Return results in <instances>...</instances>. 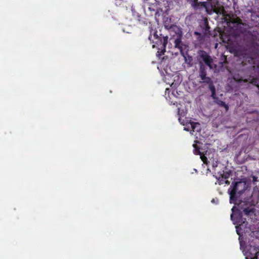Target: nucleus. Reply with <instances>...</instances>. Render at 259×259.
I'll return each mask as SVG.
<instances>
[{
    "label": "nucleus",
    "mask_w": 259,
    "mask_h": 259,
    "mask_svg": "<svg viewBox=\"0 0 259 259\" xmlns=\"http://www.w3.org/2000/svg\"><path fill=\"white\" fill-rule=\"evenodd\" d=\"M247 253L248 259H259V246L249 245Z\"/></svg>",
    "instance_id": "nucleus-5"
},
{
    "label": "nucleus",
    "mask_w": 259,
    "mask_h": 259,
    "mask_svg": "<svg viewBox=\"0 0 259 259\" xmlns=\"http://www.w3.org/2000/svg\"><path fill=\"white\" fill-rule=\"evenodd\" d=\"M235 208V207L234 206L232 208V210L233 211L234 210V209Z\"/></svg>",
    "instance_id": "nucleus-33"
},
{
    "label": "nucleus",
    "mask_w": 259,
    "mask_h": 259,
    "mask_svg": "<svg viewBox=\"0 0 259 259\" xmlns=\"http://www.w3.org/2000/svg\"><path fill=\"white\" fill-rule=\"evenodd\" d=\"M161 43L162 44V46L163 47V50L165 52V49L166 46L168 42V37L167 36H163L162 40H161Z\"/></svg>",
    "instance_id": "nucleus-20"
},
{
    "label": "nucleus",
    "mask_w": 259,
    "mask_h": 259,
    "mask_svg": "<svg viewBox=\"0 0 259 259\" xmlns=\"http://www.w3.org/2000/svg\"><path fill=\"white\" fill-rule=\"evenodd\" d=\"M256 33V31L248 32L249 35L252 37L251 40L237 51L238 55L245 59V61H247L248 64L251 65L254 64V60L258 55V49L254 44Z\"/></svg>",
    "instance_id": "nucleus-1"
},
{
    "label": "nucleus",
    "mask_w": 259,
    "mask_h": 259,
    "mask_svg": "<svg viewBox=\"0 0 259 259\" xmlns=\"http://www.w3.org/2000/svg\"><path fill=\"white\" fill-rule=\"evenodd\" d=\"M236 232H237V233L238 234V235H240V233H239V230H238V228H239V226H237L236 227Z\"/></svg>",
    "instance_id": "nucleus-31"
},
{
    "label": "nucleus",
    "mask_w": 259,
    "mask_h": 259,
    "mask_svg": "<svg viewBox=\"0 0 259 259\" xmlns=\"http://www.w3.org/2000/svg\"><path fill=\"white\" fill-rule=\"evenodd\" d=\"M242 214L239 213L238 214H234L232 213L231 214V219L234 222V224L238 225L240 223V220L242 219Z\"/></svg>",
    "instance_id": "nucleus-13"
},
{
    "label": "nucleus",
    "mask_w": 259,
    "mask_h": 259,
    "mask_svg": "<svg viewBox=\"0 0 259 259\" xmlns=\"http://www.w3.org/2000/svg\"><path fill=\"white\" fill-rule=\"evenodd\" d=\"M192 7L195 10H201L203 8L202 6L200 5V2H198V0H195L191 4Z\"/></svg>",
    "instance_id": "nucleus-16"
},
{
    "label": "nucleus",
    "mask_w": 259,
    "mask_h": 259,
    "mask_svg": "<svg viewBox=\"0 0 259 259\" xmlns=\"http://www.w3.org/2000/svg\"><path fill=\"white\" fill-rule=\"evenodd\" d=\"M211 202L212 203H213L218 204V203H219V199L218 198H215V199L213 198L211 200Z\"/></svg>",
    "instance_id": "nucleus-28"
},
{
    "label": "nucleus",
    "mask_w": 259,
    "mask_h": 259,
    "mask_svg": "<svg viewBox=\"0 0 259 259\" xmlns=\"http://www.w3.org/2000/svg\"><path fill=\"white\" fill-rule=\"evenodd\" d=\"M171 19L168 17H166L164 19V22H163V25L164 27L167 29L169 30L171 27H172V26H174V24H171Z\"/></svg>",
    "instance_id": "nucleus-14"
},
{
    "label": "nucleus",
    "mask_w": 259,
    "mask_h": 259,
    "mask_svg": "<svg viewBox=\"0 0 259 259\" xmlns=\"http://www.w3.org/2000/svg\"><path fill=\"white\" fill-rule=\"evenodd\" d=\"M154 36L156 38H158L159 37L158 35H157V32H154Z\"/></svg>",
    "instance_id": "nucleus-30"
},
{
    "label": "nucleus",
    "mask_w": 259,
    "mask_h": 259,
    "mask_svg": "<svg viewBox=\"0 0 259 259\" xmlns=\"http://www.w3.org/2000/svg\"><path fill=\"white\" fill-rule=\"evenodd\" d=\"M179 122L183 125H185L186 124V122H188V120L186 119V118L185 119L183 118L182 117L180 116L179 118Z\"/></svg>",
    "instance_id": "nucleus-26"
},
{
    "label": "nucleus",
    "mask_w": 259,
    "mask_h": 259,
    "mask_svg": "<svg viewBox=\"0 0 259 259\" xmlns=\"http://www.w3.org/2000/svg\"><path fill=\"white\" fill-rule=\"evenodd\" d=\"M190 126L193 132H198L200 130V124L199 123L192 122V124H190Z\"/></svg>",
    "instance_id": "nucleus-18"
},
{
    "label": "nucleus",
    "mask_w": 259,
    "mask_h": 259,
    "mask_svg": "<svg viewBox=\"0 0 259 259\" xmlns=\"http://www.w3.org/2000/svg\"><path fill=\"white\" fill-rule=\"evenodd\" d=\"M232 172L230 170L228 171H224V174H223V175L224 176L223 177V178H227L228 177H230V176H232Z\"/></svg>",
    "instance_id": "nucleus-25"
},
{
    "label": "nucleus",
    "mask_w": 259,
    "mask_h": 259,
    "mask_svg": "<svg viewBox=\"0 0 259 259\" xmlns=\"http://www.w3.org/2000/svg\"><path fill=\"white\" fill-rule=\"evenodd\" d=\"M157 2V0H155Z\"/></svg>",
    "instance_id": "nucleus-37"
},
{
    "label": "nucleus",
    "mask_w": 259,
    "mask_h": 259,
    "mask_svg": "<svg viewBox=\"0 0 259 259\" xmlns=\"http://www.w3.org/2000/svg\"><path fill=\"white\" fill-rule=\"evenodd\" d=\"M241 181L239 182H236L232 187L231 190L230 191L229 189L230 194V201L232 203V201H236L237 197L236 194L238 193L239 194L243 193L246 189L247 187L246 183L247 182L248 179H240ZM250 180V179H249Z\"/></svg>",
    "instance_id": "nucleus-3"
},
{
    "label": "nucleus",
    "mask_w": 259,
    "mask_h": 259,
    "mask_svg": "<svg viewBox=\"0 0 259 259\" xmlns=\"http://www.w3.org/2000/svg\"><path fill=\"white\" fill-rule=\"evenodd\" d=\"M258 179H252V183L253 185H255L256 182H258Z\"/></svg>",
    "instance_id": "nucleus-29"
},
{
    "label": "nucleus",
    "mask_w": 259,
    "mask_h": 259,
    "mask_svg": "<svg viewBox=\"0 0 259 259\" xmlns=\"http://www.w3.org/2000/svg\"><path fill=\"white\" fill-rule=\"evenodd\" d=\"M196 60L199 65H205L210 70H216L217 68V65L214 64L213 59L208 53L204 50H199L198 51Z\"/></svg>",
    "instance_id": "nucleus-2"
},
{
    "label": "nucleus",
    "mask_w": 259,
    "mask_h": 259,
    "mask_svg": "<svg viewBox=\"0 0 259 259\" xmlns=\"http://www.w3.org/2000/svg\"><path fill=\"white\" fill-rule=\"evenodd\" d=\"M234 79L236 81H238V82H241V81H244V82H247L248 81H249L251 84H254V85H256V80L255 79H252L250 80V81H249L250 80V78L248 79H244L243 80L242 79H238L236 77H233Z\"/></svg>",
    "instance_id": "nucleus-15"
},
{
    "label": "nucleus",
    "mask_w": 259,
    "mask_h": 259,
    "mask_svg": "<svg viewBox=\"0 0 259 259\" xmlns=\"http://www.w3.org/2000/svg\"><path fill=\"white\" fill-rule=\"evenodd\" d=\"M209 3H210L207 2H200V5H201V6H202V7L205 9H206L208 7L207 5H209Z\"/></svg>",
    "instance_id": "nucleus-27"
},
{
    "label": "nucleus",
    "mask_w": 259,
    "mask_h": 259,
    "mask_svg": "<svg viewBox=\"0 0 259 259\" xmlns=\"http://www.w3.org/2000/svg\"><path fill=\"white\" fill-rule=\"evenodd\" d=\"M252 178L255 179V178H255L254 176H253V177H252Z\"/></svg>",
    "instance_id": "nucleus-35"
},
{
    "label": "nucleus",
    "mask_w": 259,
    "mask_h": 259,
    "mask_svg": "<svg viewBox=\"0 0 259 259\" xmlns=\"http://www.w3.org/2000/svg\"><path fill=\"white\" fill-rule=\"evenodd\" d=\"M243 185H240V186L238 187V189H240V190H241V189H243Z\"/></svg>",
    "instance_id": "nucleus-32"
},
{
    "label": "nucleus",
    "mask_w": 259,
    "mask_h": 259,
    "mask_svg": "<svg viewBox=\"0 0 259 259\" xmlns=\"http://www.w3.org/2000/svg\"><path fill=\"white\" fill-rule=\"evenodd\" d=\"M213 13H215L217 14H222L223 16L226 15V12L223 7L222 8H215L214 7Z\"/></svg>",
    "instance_id": "nucleus-17"
},
{
    "label": "nucleus",
    "mask_w": 259,
    "mask_h": 259,
    "mask_svg": "<svg viewBox=\"0 0 259 259\" xmlns=\"http://www.w3.org/2000/svg\"><path fill=\"white\" fill-rule=\"evenodd\" d=\"M212 98L214 100V103H215L216 104H217L219 106H220L221 107H224L226 109V111H228V110H229L228 105H227L225 103V102L219 100V99L216 97V92H215V96H214V98Z\"/></svg>",
    "instance_id": "nucleus-11"
},
{
    "label": "nucleus",
    "mask_w": 259,
    "mask_h": 259,
    "mask_svg": "<svg viewBox=\"0 0 259 259\" xmlns=\"http://www.w3.org/2000/svg\"><path fill=\"white\" fill-rule=\"evenodd\" d=\"M169 34L171 36V39L174 40L175 47L178 49H181L183 46L182 41L183 37V31L182 29L177 25H174L169 30Z\"/></svg>",
    "instance_id": "nucleus-4"
},
{
    "label": "nucleus",
    "mask_w": 259,
    "mask_h": 259,
    "mask_svg": "<svg viewBox=\"0 0 259 259\" xmlns=\"http://www.w3.org/2000/svg\"><path fill=\"white\" fill-rule=\"evenodd\" d=\"M199 26L201 28L203 36H207L210 32V27L208 25V21L207 18L203 19V20L200 23Z\"/></svg>",
    "instance_id": "nucleus-8"
},
{
    "label": "nucleus",
    "mask_w": 259,
    "mask_h": 259,
    "mask_svg": "<svg viewBox=\"0 0 259 259\" xmlns=\"http://www.w3.org/2000/svg\"><path fill=\"white\" fill-rule=\"evenodd\" d=\"M197 153L200 155V158L203 162L207 164L208 163H210V162H213L214 159H212L213 157L211 156V155H213L214 154L210 153L209 152L206 151L204 154H203L201 152H200L198 150H197Z\"/></svg>",
    "instance_id": "nucleus-6"
},
{
    "label": "nucleus",
    "mask_w": 259,
    "mask_h": 259,
    "mask_svg": "<svg viewBox=\"0 0 259 259\" xmlns=\"http://www.w3.org/2000/svg\"><path fill=\"white\" fill-rule=\"evenodd\" d=\"M149 38L150 39H151V36H149Z\"/></svg>",
    "instance_id": "nucleus-36"
},
{
    "label": "nucleus",
    "mask_w": 259,
    "mask_h": 259,
    "mask_svg": "<svg viewBox=\"0 0 259 259\" xmlns=\"http://www.w3.org/2000/svg\"><path fill=\"white\" fill-rule=\"evenodd\" d=\"M190 124H192V122H186V124L185 125L186 126L184 127V130L187 131H192Z\"/></svg>",
    "instance_id": "nucleus-23"
},
{
    "label": "nucleus",
    "mask_w": 259,
    "mask_h": 259,
    "mask_svg": "<svg viewBox=\"0 0 259 259\" xmlns=\"http://www.w3.org/2000/svg\"><path fill=\"white\" fill-rule=\"evenodd\" d=\"M247 63L248 64L247 61H246L245 59H243V60L239 64V68L243 71H248L254 68V64H252V65L249 64V65L247 66Z\"/></svg>",
    "instance_id": "nucleus-10"
},
{
    "label": "nucleus",
    "mask_w": 259,
    "mask_h": 259,
    "mask_svg": "<svg viewBox=\"0 0 259 259\" xmlns=\"http://www.w3.org/2000/svg\"><path fill=\"white\" fill-rule=\"evenodd\" d=\"M254 211V208L247 207L243 209V212L245 215L248 216L251 213H253Z\"/></svg>",
    "instance_id": "nucleus-19"
},
{
    "label": "nucleus",
    "mask_w": 259,
    "mask_h": 259,
    "mask_svg": "<svg viewBox=\"0 0 259 259\" xmlns=\"http://www.w3.org/2000/svg\"><path fill=\"white\" fill-rule=\"evenodd\" d=\"M180 50L181 54L184 57L185 62L187 64L189 67H192L193 65V59L192 56L189 55L188 53L185 54L183 51V47L179 49Z\"/></svg>",
    "instance_id": "nucleus-9"
},
{
    "label": "nucleus",
    "mask_w": 259,
    "mask_h": 259,
    "mask_svg": "<svg viewBox=\"0 0 259 259\" xmlns=\"http://www.w3.org/2000/svg\"><path fill=\"white\" fill-rule=\"evenodd\" d=\"M218 180V183L219 185H221V184H223L224 182H225L226 184L229 185L230 184V182L228 181V179H217Z\"/></svg>",
    "instance_id": "nucleus-24"
},
{
    "label": "nucleus",
    "mask_w": 259,
    "mask_h": 259,
    "mask_svg": "<svg viewBox=\"0 0 259 259\" xmlns=\"http://www.w3.org/2000/svg\"><path fill=\"white\" fill-rule=\"evenodd\" d=\"M210 7H208L207 8L205 9V11L207 13L209 14H211L212 13H213V9L214 7L213 6L212 4L211 3H209Z\"/></svg>",
    "instance_id": "nucleus-21"
},
{
    "label": "nucleus",
    "mask_w": 259,
    "mask_h": 259,
    "mask_svg": "<svg viewBox=\"0 0 259 259\" xmlns=\"http://www.w3.org/2000/svg\"><path fill=\"white\" fill-rule=\"evenodd\" d=\"M199 76L202 79L203 78L205 77L207 75L206 72V67L204 65H199Z\"/></svg>",
    "instance_id": "nucleus-12"
},
{
    "label": "nucleus",
    "mask_w": 259,
    "mask_h": 259,
    "mask_svg": "<svg viewBox=\"0 0 259 259\" xmlns=\"http://www.w3.org/2000/svg\"><path fill=\"white\" fill-rule=\"evenodd\" d=\"M194 34L196 36H197L198 37V39H199V40H201L202 39H203L205 37H206L205 36H203V34H201V33L199 32H197V31H195L194 32Z\"/></svg>",
    "instance_id": "nucleus-22"
},
{
    "label": "nucleus",
    "mask_w": 259,
    "mask_h": 259,
    "mask_svg": "<svg viewBox=\"0 0 259 259\" xmlns=\"http://www.w3.org/2000/svg\"><path fill=\"white\" fill-rule=\"evenodd\" d=\"M201 80L202 81H200V83H206L208 85V89L211 92V97L212 98H214L215 96V92H216V91L215 88L213 84V82L211 79V78L209 77L206 76Z\"/></svg>",
    "instance_id": "nucleus-7"
},
{
    "label": "nucleus",
    "mask_w": 259,
    "mask_h": 259,
    "mask_svg": "<svg viewBox=\"0 0 259 259\" xmlns=\"http://www.w3.org/2000/svg\"><path fill=\"white\" fill-rule=\"evenodd\" d=\"M179 112H180V109L178 108V114L180 115Z\"/></svg>",
    "instance_id": "nucleus-34"
}]
</instances>
